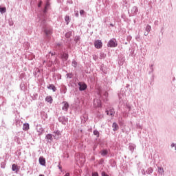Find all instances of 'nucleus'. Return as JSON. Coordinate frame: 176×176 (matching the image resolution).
Listing matches in <instances>:
<instances>
[{
  "mask_svg": "<svg viewBox=\"0 0 176 176\" xmlns=\"http://www.w3.org/2000/svg\"><path fill=\"white\" fill-rule=\"evenodd\" d=\"M107 47H118V41H116V38H113L110 39L107 43Z\"/></svg>",
  "mask_w": 176,
  "mask_h": 176,
  "instance_id": "f257e3e1",
  "label": "nucleus"
},
{
  "mask_svg": "<svg viewBox=\"0 0 176 176\" xmlns=\"http://www.w3.org/2000/svg\"><path fill=\"white\" fill-rule=\"evenodd\" d=\"M44 33L45 34V39L49 42L50 39H52V34H53V31L51 29H45Z\"/></svg>",
  "mask_w": 176,
  "mask_h": 176,
  "instance_id": "f03ea898",
  "label": "nucleus"
},
{
  "mask_svg": "<svg viewBox=\"0 0 176 176\" xmlns=\"http://www.w3.org/2000/svg\"><path fill=\"white\" fill-rule=\"evenodd\" d=\"M78 86H79L78 89H79V91H85V90H87V85L85 84V82H79L78 83Z\"/></svg>",
  "mask_w": 176,
  "mask_h": 176,
  "instance_id": "7ed1b4c3",
  "label": "nucleus"
},
{
  "mask_svg": "<svg viewBox=\"0 0 176 176\" xmlns=\"http://www.w3.org/2000/svg\"><path fill=\"white\" fill-rule=\"evenodd\" d=\"M36 130L38 133V135L41 136L45 133V129L42 127V125L39 124L36 126Z\"/></svg>",
  "mask_w": 176,
  "mask_h": 176,
  "instance_id": "20e7f679",
  "label": "nucleus"
},
{
  "mask_svg": "<svg viewBox=\"0 0 176 176\" xmlns=\"http://www.w3.org/2000/svg\"><path fill=\"white\" fill-rule=\"evenodd\" d=\"M58 122H60V123H62V124H63L64 126H65L67 124V123H68V118L65 117V116H60L58 118Z\"/></svg>",
  "mask_w": 176,
  "mask_h": 176,
  "instance_id": "39448f33",
  "label": "nucleus"
},
{
  "mask_svg": "<svg viewBox=\"0 0 176 176\" xmlns=\"http://www.w3.org/2000/svg\"><path fill=\"white\" fill-rule=\"evenodd\" d=\"M94 45L96 49H101L102 47V41L101 40H96L94 41Z\"/></svg>",
  "mask_w": 176,
  "mask_h": 176,
  "instance_id": "423d86ee",
  "label": "nucleus"
},
{
  "mask_svg": "<svg viewBox=\"0 0 176 176\" xmlns=\"http://www.w3.org/2000/svg\"><path fill=\"white\" fill-rule=\"evenodd\" d=\"M53 137L55 140H58L61 138V132L58 130H56L53 132Z\"/></svg>",
  "mask_w": 176,
  "mask_h": 176,
  "instance_id": "0eeeda50",
  "label": "nucleus"
},
{
  "mask_svg": "<svg viewBox=\"0 0 176 176\" xmlns=\"http://www.w3.org/2000/svg\"><path fill=\"white\" fill-rule=\"evenodd\" d=\"M45 140L47 144H52L53 141V135L52 133H48L45 135Z\"/></svg>",
  "mask_w": 176,
  "mask_h": 176,
  "instance_id": "6e6552de",
  "label": "nucleus"
},
{
  "mask_svg": "<svg viewBox=\"0 0 176 176\" xmlns=\"http://www.w3.org/2000/svg\"><path fill=\"white\" fill-rule=\"evenodd\" d=\"M69 57V55L68 54L67 52H63L60 54V58L62 61H67Z\"/></svg>",
  "mask_w": 176,
  "mask_h": 176,
  "instance_id": "1a4fd4ad",
  "label": "nucleus"
},
{
  "mask_svg": "<svg viewBox=\"0 0 176 176\" xmlns=\"http://www.w3.org/2000/svg\"><path fill=\"white\" fill-rule=\"evenodd\" d=\"M63 47H64V45L63 44V43H57L56 44V49L60 53H61V52H63Z\"/></svg>",
  "mask_w": 176,
  "mask_h": 176,
  "instance_id": "9d476101",
  "label": "nucleus"
},
{
  "mask_svg": "<svg viewBox=\"0 0 176 176\" xmlns=\"http://www.w3.org/2000/svg\"><path fill=\"white\" fill-rule=\"evenodd\" d=\"M62 104L63 105L62 107L63 111H65L67 112L68 111V108H69V104L67 101H63Z\"/></svg>",
  "mask_w": 176,
  "mask_h": 176,
  "instance_id": "9b49d317",
  "label": "nucleus"
},
{
  "mask_svg": "<svg viewBox=\"0 0 176 176\" xmlns=\"http://www.w3.org/2000/svg\"><path fill=\"white\" fill-rule=\"evenodd\" d=\"M131 12V16H137V12H138V7L133 6Z\"/></svg>",
  "mask_w": 176,
  "mask_h": 176,
  "instance_id": "f8f14e48",
  "label": "nucleus"
},
{
  "mask_svg": "<svg viewBox=\"0 0 176 176\" xmlns=\"http://www.w3.org/2000/svg\"><path fill=\"white\" fill-rule=\"evenodd\" d=\"M100 153L101 155V156H102L103 157H105V156H107V155H108V153H109V150L105 148V149H102L100 151Z\"/></svg>",
  "mask_w": 176,
  "mask_h": 176,
  "instance_id": "ddd939ff",
  "label": "nucleus"
},
{
  "mask_svg": "<svg viewBox=\"0 0 176 176\" xmlns=\"http://www.w3.org/2000/svg\"><path fill=\"white\" fill-rule=\"evenodd\" d=\"M39 164L41 166H46V159L43 157H40L38 159Z\"/></svg>",
  "mask_w": 176,
  "mask_h": 176,
  "instance_id": "4468645a",
  "label": "nucleus"
},
{
  "mask_svg": "<svg viewBox=\"0 0 176 176\" xmlns=\"http://www.w3.org/2000/svg\"><path fill=\"white\" fill-rule=\"evenodd\" d=\"M47 89H49L50 90H52V91H57V88L56 87V86H54V85L53 84H50L47 86Z\"/></svg>",
  "mask_w": 176,
  "mask_h": 176,
  "instance_id": "2eb2a0df",
  "label": "nucleus"
},
{
  "mask_svg": "<svg viewBox=\"0 0 176 176\" xmlns=\"http://www.w3.org/2000/svg\"><path fill=\"white\" fill-rule=\"evenodd\" d=\"M135 148H137V146H135V144L133 143L129 144V149L131 151L132 153L133 152H134V149H135Z\"/></svg>",
  "mask_w": 176,
  "mask_h": 176,
  "instance_id": "dca6fc26",
  "label": "nucleus"
},
{
  "mask_svg": "<svg viewBox=\"0 0 176 176\" xmlns=\"http://www.w3.org/2000/svg\"><path fill=\"white\" fill-rule=\"evenodd\" d=\"M113 131H118L119 130V125L116 122H113L112 124Z\"/></svg>",
  "mask_w": 176,
  "mask_h": 176,
  "instance_id": "f3484780",
  "label": "nucleus"
},
{
  "mask_svg": "<svg viewBox=\"0 0 176 176\" xmlns=\"http://www.w3.org/2000/svg\"><path fill=\"white\" fill-rule=\"evenodd\" d=\"M157 170L158 174H160V175H164V169L163 167L157 166Z\"/></svg>",
  "mask_w": 176,
  "mask_h": 176,
  "instance_id": "a211bd4d",
  "label": "nucleus"
},
{
  "mask_svg": "<svg viewBox=\"0 0 176 176\" xmlns=\"http://www.w3.org/2000/svg\"><path fill=\"white\" fill-rule=\"evenodd\" d=\"M12 171H15V173H17V171H19L20 170V168H19V166L16 164H13L12 166Z\"/></svg>",
  "mask_w": 176,
  "mask_h": 176,
  "instance_id": "6ab92c4d",
  "label": "nucleus"
},
{
  "mask_svg": "<svg viewBox=\"0 0 176 176\" xmlns=\"http://www.w3.org/2000/svg\"><path fill=\"white\" fill-rule=\"evenodd\" d=\"M23 130H24V131H28V130H30V124H23Z\"/></svg>",
  "mask_w": 176,
  "mask_h": 176,
  "instance_id": "aec40b11",
  "label": "nucleus"
},
{
  "mask_svg": "<svg viewBox=\"0 0 176 176\" xmlns=\"http://www.w3.org/2000/svg\"><path fill=\"white\" fill-rule=\"evenodd\" d=\"M146 173L148 175H151V174L153 173V168L152 167L148 168L147 170H146Z\"/></svg>",
  "mask_w": 176,
  "mask_h": 176,
  "instance_id": "412c9836",
  "label": "nucleus"
},
{
  "mask_svg": "<svg viewBox=\"0 0 176 176\" xmlns=\"http://www.w3.org/2000/svg\"><path fill=\"white\" fill-rule=\"evenodd\" d=\"M106 113L107 115H108L109 116H114V111L113 109H110V110H107L106 111Z\"/></svg>",
  "mask_w": 176,
  "mask_h": 176,
  "instance_id": "4be33fe9",
  "label": "nucleus"
},
{
  "mask_svg": "<svg viewBox=\"0 0 176 176\" xmlns=\"http://www.w3.org/2000/svg\"><path fill=\"white\" fill-rule=\"evenodd\" d=\"M45 101L50 104H52L53 102V98H52V96H47L45 98Z\"/></svg>",
  "mask_w": 176,
  "mask_h": 176,
  "instance_id": "5701e85b",
  "label": "nucleus"
},
{
  "mask_svg": "<svg viewBox=\"0 0 176 176\" xmlns=\"http://www.w3.org/2000/svg\"><path fill=\"white\" fill-rule=\"evenodd\" d=\"M110 165L111 167H116V161L115 160L111 159L109 161Z\"/></svg>",
  "mask_w": 176,
  "mask_h": 176,
  "instance_id": "b1692460",
  "label": "nucleus"
},
{
  "mask_svg": "<svg viewBox=\"0 0 176 176\" xmlns=\"http://www.w3.org/2000/svg\"><path fill=\"white\" fill-rule=\"evenodd\" d=\"M100 71H102L103 74H108V72L107 71V67L104 66V65H102V66L100 67Z\"/></svg>",
  "mask_w": 176,
  "mask_h": 176,
  "instance_id": "393cba45",
  "label": "nucleus"
},
{
  "mask_svg": "<svg viewBox=\"0 0 176 176\" xmlns=\"http://www.w3.org/2000/svg\"><path fill=\"white\" fill-rule=\"evenodd\" d=\"M65 38L69 39L71 36H72V31H69L65 34Z\"/></svg>",
  "mask_w": 176,
  "mask_h": 176,
  "instance_id": "a878e982",
  "label": "nucleus"
},
{
  "mask_svg": "<svg viewBox=\"0 0 176 176\" xmlns=\"http://www.w3.org/2000/svg\"><path fill=\"white\" fill-rule=\"evenodd\" d=\"M65 21H66L67 25H68V24H69V22L71 21V19H69V16L66 15L65 16Z\"/></svg>",
  "mask_w": 176,
  "mask_h": 176,
  "instance_id": "bb28decb",
  "label": "nucleus"
},
{
  "mask_svg": "<svg viewBox=\"0 0 176 176\" xmlns=\"http://www.w3.org/2000/svg\"><path fill=\"white\" fill-rule=\"evenodd\" d=\"M60 92L63 93V94H65V93H67V87L63 85L60 89Z\"/></svg>",
  "mask_w": 176,
  "mask_h": 176,
  "instance_id": "cd10ccee",
  "label": "nucleus"
},
{
  "mask_svg": "<svg viewBox=\"0 0 176 176\" xmlns=\"http://www.w3.org/2000/svg\"><path fill=\"white\" fill-rule=\"evenodd\" d=\"M0 13H1V14H3V13H6V8L0 7Z\"/></svg>",
  "mask_w": 176,
  "mask_h": 176,
  "instance_id": "c85d7f7f",
  "label": "nucleus"
},
{
  "mask_svg": "<svg viewBox=\"0 0 176 176\" xmlns=\"http://www.w3.org/2000/svg\"><path fill=\"white\" fill-rule=\"evenodd\" d=\"M107 57V54H104V52H100V60H102Z\"/></svg>",
  "mask_w": 176,
  "mask_h": 176,
  "instance_id": "c756f323",
  "label": "nucleus"
},
{
  "mask_svg": "<svg viewBox=\"0 0 176 176\" xmlns=\"http://www.w3.org/2000/svg\"><path fill=\"white\" fill-rule=\"evenodd\" d=\"M125 108L128 109V112H130V111H131V105L130 104V103H126V104L125 105Z\"/></svg>",
  "mask_w": 176,
  "mask_h": 176,
  "instance_id": "7c9ffc66",
  "label": "nucleus"
},
{
  "mask_svg": "<svg viewBox=\"0 0 176 176\" xmlns=\"http://www.w3.org/2000/svg\"><path fill=\"white\" fill-rule=\"evenodd\" d=\"M20 89H21V90H22V91L25 90V84H24V82H21V83L20 84Z\"/></svg>",
  "mask_w": 176,
  "mask_h": 176,
  "instance_id": "2f4dec72",
  "label": "nucleus"
},
{
  "mask_svg": "<svg viewBox=\"0 0 176 176\" xmlns=\"http://www.w3.org/2000/svg\"><path fill=\"white\" fill-rule=\"evenodd\" d=\"M72 67H74V68H76V67H78V62H76L75 60H73L72 62Z\"/></svg>",
  "mask_w": 176,
  "mask_h": 176,
  "instance_id": "473e14b6",
  "label": "nucleus"
},
{
  "mask_svg": "<svg viewBox=\"0 0 176 176\" xmlns=\"http://www.w3.org/2000/svg\"><path fill=\"white\" fill-rule=\"evenodd\" d=\"M123 63H124V58H120L118 61L119 65H122Z\"/></svg>",
  "mask_w": 176,
  "mask_h": 176,
  "instance_id": "72a5a7b5",
  "label": "nucleus"
},
{
  "mask_svg": "<svg viewBox=\"0 0 176 176\" xmlns=\"http://www.w3.org/2000/svg\"><path fill=\"white\" fill-rule=\"evenodd\" d=\"M94 135H96V137L98 138V137H100V132L97 129L94 130Z\"/></svg>",
  "mask_w": 176,
  "mask_h": 176,
  "instance_id": "f704fd0d",
  "label": "nucleus"
},
{
  "mask_svg": "<svg viewBox=\"0 0 176 176\" xmlns=\"http://www.w3.org/2000/svg\"><path fill=\"white\" fill-rule=\"evenodd\" d=\"M151 30H152V27L150 25H147L146 27V31L147 32H151Z\"/></svg>",
  "mask_w": 176,
  "mask_h": 176,
  "instance_id": "c9c22d12",
  "label": "nucleus"
},
{
  "mask_svg": "<svg viewBox=\"0 0 176 176\" xmlns=\"http://www.w3.org/2000/svg\"><path fill=\"white\" fill-rule=\"evenodd\" d=\"M79 41H80V36H76L74 38V42H76V43H78V42H79Z\"/></svg>",
  "mask_w": 176,
  "mask_h": 176,
  "instance_id": "e433bc0d",
  "label": "nucleus"
},
{
  "mask_svg": "<svg viewBox=\"0 0 176 176\" xmlns=\"http://www.w3.org/2000/svg\"><path fill=\"white\" fill-rule=\"evenodd\" d=\"M66 76H67V78H68L69 79H72L73 74H72V73H67V74H66Z\"/></svg>",
  "mask_w": 176,
  "mask_h": 176,
  "instance_id": "4c0bfd02",
  "label": "nucleus"
},
{
  "mask_svg": "<svg viewBox=\"0 0 176 176\" xmlns=\"http://www.w3.org/2000/svg\"><path fill=\"white\" fill-rule=\"evenodd\" d=\"M58 168H59L60 171L63 173V167L61 166V162L58 163Z\"/></svg>",
  "mask_w": 176,
  "mask_h": 176,
  "instance_id": "58836bf2",
  "label": "nucleus"
},
{
  "mask_svg": "<svg viewBox=\"0 0 176 176\" xmlns=\"http://www.w3.org/2000/svg\"><path fill=\"white\" fill-rule=\"evenodd\" d=\"M122 96H123V94H118L120 102H122V101H123V98L122 97Z\"/></svg>",
  "mask_w": 176,
  "mask_h": 176,
  "instance_id": "ea45409f",
  "label": "nucleus"
},
{
  "mask_svg": "<svg viewBox=\"0 0 176 176\" xmlns=\"http://www.w3.org/2000/svg\"><path fill=\"white\" fill-rule=\"evenodd\" d=\"M133 39V37L131 35H129L126 36V41L127 42H130Z\"/></svg>",
  "mask_w": 176,
  "mask_h": 176,
  "instance_id": "a19ab883",
  "label": "nucleus"
},
{
  "mask_svg": "<svg viewBox=\"0 0 176 176\" xmlns=\"http://www.w3.org/2000/svg\"><path fill=\"white\" fill-rule=\"evenodd\" d=\"M49 6H50V1H49V0H47L45 8H48Z\"/></svg>",
  "mask_w": 176,
  "mask_h": 176,
  "instance_id": "79ce46f5",
  "label": "nucleus"
},
{
  "mask_svg": "<svg viewBox=\"0 0 176 176\" xmlns=\"http://www.w3.org/2000/svg\"><path fill=\"white\" fill-rule=\"evenodd\" d=\"M98 104H97V107L98 108H101V107H102V104H101V102L100 100H98Z\"/></svg>",
  "mask_w": 176,
  "mask_h": 176,
  "instance_id": "37998d69",
  "label": "nucleus"
},
{
  "mask_svg": "<svg viewBox=\"0 0 176 176\" xmlns=\"http://www.w3.org/2000/svg\"><path fill=\"white\" fill-rule=\"evenodd\" d=\"M137 129H140V130H142V126L140 124V123L136 124Z\"/></svg>",
  "mask_w": 176,
  "mask_h": 176,
  "instance_id": "c03bdc74",
  "label": "nucleus"
},
{
  "mask_svg": "<svg viewBox=\"0 0 176 176\" xmlns=\"http://www.w3.org/2000/svg\"><path fill=\"white\" fill-rule=\"evenodd\" d=\"M91 176H100L98 172H93Z\"/></svg>",
  "mask_w": 176,
  "mask_h": 176,
  "instance_id": "a18cd8bd",
  "label": "nucleus"
},
{
  "mask_svg": "<svg viewBox=\"0 0 176 176\" xmlns=\"http://www.w3.org/2000/svg\"><path fill=\"white\" fill-rule=\"evenodd\" d=\"M99 164H104V158H101L99 160Z\"/></svg>",
  "mask_w": 176,
  "mask_h": 176,
  "instance_id": "49530a36",
  "label": "nucleus"
},
{
  "mask_svg": "<svg viewBox=\"0 0 176 176\" xmlns=\"http://www.w3.org/2000/svg\"><path fill=\"white\" fill-rule=\"evenodd\" d=\"M5 166H6V164H5V162H1V168H5Z\"/></svg>",
  "mask_w": 176,
  "mask_h": 176,
  "instance_id": "de8ad7c7",
  "label": "nucleus"
},
{
  "mask_svg": "<svg viewBox=\"0 0 176 176\" xmlns=\"http://www.w3.org/2000/svg\"><path fill=\"white\" fill-rule=\"evenodd\" d=\"M170 146H171L172 148H175V151H176V144L172 143V144H170Z\"/></svg>",
  "mask_w": 176,
  "mask_h": 176,
  "instance_id": "09e8293b",
  "label": "nucleus"
},
{
  "mask_svg": "<svg viewBox=\"0 0 176 176\" xmlns=\"http://www.w3.org/2000/svg\"><path fill=\"white\" fill-rule=\"evenodd\" d=\"M67 3H69V5H72V3H74V2L72 1V0H67Z\"/></svg>",
  "mask_w": 176,
  "mask_h": 176,
  "instance_id": "8fccbe9b",
  "label": "nucleus"
},
{
  "mask_svg": "<svg viewBox=\"0 0 176 176\" xmlns=\"http://www.w3.org/2000/svg\"><path fill=\"white\" fill-rule=\"evenodd\" d=\"M80 16H82V14H85V10H80Z\"/></svg>",
  "mask_w": 176,
  "mask_h": 176,
  "instance_id": "3c124183",
  "label": "nucleus"
},
{
  "mask_svg": "<svg viewBox=\"0 0 176 176\" xmlns=\"http://www.w3.org/2000/svg\"><path fill=\"white\" fill-rule=\"evenodd\" d=\"M142 173L143 174V175H146V170H142Z\"/></svg>",
  "mask_w": 176,
  "mask_h": 176,
  "instance_id": "603ef678",
  "label": "nucleus"
},
{
  "mask_svg": "<svg viewBox=\"0 0 176 176\" xmlns=\"http://www.w3.org/2000/svg\"><path fill=\"white\" fill-rule=\"evenodd\" d=\"M13 21H9V25L10 26V27H12V25H13Z\"/></svg>",
  "mask_w": 176,
  "mask_h": 176,
  "instance_id": "864d4df0",
  "label": "nucleus"
},
{
  "mask_svg": "<svg viewBox=\"0 0 176 176\" xmlns=\"http://www.w3.org/2000/svg\"><path fill=\"white\" fill-rule=\"evenodd\" d=\"M42 3H43V2H42V1H41L38 3V8H41V6H42Z\"/></svg>",
  "mask_w": 176,
  "mask_h": 176,
  "instance_id": "5fc2aeb1",
  "label": "nucleus"
},
{
  "mask_svg": "<svg viewBox=\"0 0 176 176\" xmlns=\"http://www.w3.org/2000/svg\"><path fill=\"white\" fill-rule=\"evenodd\" d=\"M104 96L105 98H107V97H108V92L105 91L104 93Z\"/></svg>",
  "mask_w": 176,
  "mask_h": 176,
  "instance_id": "6e6d98bb",
  "label": "nucleus"
},
{
  "mask_svg": "<svg viewBox=\"0 0 176 176\" xmlns=\"http://www.w3.org/2000/svg\"><path fill=\"white\" fill-rule=\"evenodd\" d=\"M47 8L45 7L43 10V13H47Z\"/></svg>",
  "mask_w": 176,
  "mask_h": 176,
  "instance_id": "4d7b16f0",
  "label": "nucleus"
},
{
  "mask_svg": "<svg viewBox=\"0 0 176 176\" xmlns=\"http://www.w3.org/2000/svg\"><path fill=\"white\" fill-rule=\"evenodd\" d=\"M150 69L151 70V72H153V65L150 66Z\"/></svg>",
  "mask_w": 176,
  "mask_h": 176,
  "instance_id": "13d9d810",
  "label": "nucleus"
},
{
  "mask_svg": "<svg viewBox=\"0 0 176 176\" xmlns=\"http://www.w3.org/2000/svg\"><path fill=\"white\" fill-rule=\"evenodd\" d=\"M20 78H21V79H23V78H24V73H21L20 74Z\"/></svg>",
  "mask_w": 176,
  "mask_h": 176,
  "instance_id": "bf43d9fd",
  "label": "nucleus"
},
{
  "mask_svg": "<svg viewBox=\"0 0 176 176\" xmlns=\"http://www.w3.org/2000/svg\"><path fill=\"white\" fill-rule=\"evenodd\" d=\"M97 118H98L99 119H101V118H102V115H101V114H98V115H97Z\"/></svg>",
  "mask_w": 176,
  "mask_h": 176,
  "instance_id": "052dcab7",
  "label": "nucleus"
},
{
  "mask_svg": "<svg viewBox=\"0 0 176 176\" xmlns=\"http://www.w3.org/2000/svg\"><path fill=\"white\" fill-rule=\"evenodd\" d=\"M93 59H94L95 61H96V60H97V56L94 55V56H93Z\"/></svg>",
  "mask_w": 176,
  "mask_h": 176,
  "instance_id": "680f3d73",
  "label": "nucleus"
},
{
  "mask_svg": "<svg viewBox=\"0 0 176 176\" xmlns=\"http://www.w3.org/2000/svg\"><path fill=\"white\" fill-rule=\"evenodd\" d=\"M148 34H149V32H146H146H144V36H148Z\"/></svg>",
  "mask_w": 176,
  "mask_h": 176,
  "instance_id": "e2e57ef3",
  "label": "nucleus"
},
{
  "mask_svg": "<svg viewBox=\"0 0 176 176\" xmlns=\"http://www.w3.org/2000/svg\"><path fill=\"white\" fill-rule=\"evenodd\" d=\"M75 16H76V17H79V12H76L75 13Z\"/></svg>",
  "mask_w": 176,
  "mask_h": 176,
  "instance_id": "0e129e2a",
  "label": "nucleus"
},
{
  "mask_svg": "<svg viewBox=\"0 0 176 176\" xmlns=\"http://www.w3.org/2000/svg\"><path fill=\"white\" fill-rule=\"evenodd\" d=\"M50 54H51V56H54V54H56V52H50Z\"/></svg>",
  "mask_w": 176,
  "mask_h": 176,
  "instance_id": "69168bd1",
  "label": "nucleus"
},
{
  "mask_svg": "<svg viewBox=\"0 0 176 176\" xmlns=\"http://www.w3.org/2000/svg\"><path fill=\"white\" fill-rule=\"evenodd\" d=\"M163 30H164V28H161V33H162V35H163V34H164Z\"/></svg>",
  "mask_w": 176,
  "mask_h": 176,
  "instance_id": "338daca9",
  "label": "nucleus"
},
{
  "mask_svg": "<svg viewBox=\"0 0 176 176\" xmlns=\"http://www.w3.org/2000/svg\"><path fill=\"white\" fill-rule=\"evenodd\" d=\"M157 23H159L158 21H155V22H154L155 25H157Z\"/></svg>",
  "mask_w": 176,
  "mask_h": 176,
  "instance_id": "774afa93",
  "label": "nucleus"
}]
</instances>
